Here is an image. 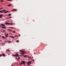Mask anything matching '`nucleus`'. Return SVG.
<instances>
[{
	"label": "nucleus",
	"mask_w": 66,
	"mask_h": 66,
	"mask_svg": "<svg viewBox=\"0 0 66 66\" xmlns=\"http://www.w3.org/2000/svg\"><path fill=\"white\" fill-rule=\"evenodd\" d=\"M19 51L20 52H22V53H20V54H24L25 52L21 50H20Z\"/></svg>",
	"instance_id": "f257e3e1"
},
{
	"label": "nucleus",
	"mask_w": 66,
	"mask_h": 66,
	"mask_svg": "<svg viewBox=\"0 0 66 66\" xmlns=\"http://www.w3.org/2000/svg\"><path fill=\"white\" fill-rule=\"evenodd\" d=\"M3 12H4L5 14H6V13H7V12H9V11H6L5 10H3L2 11Z\"/></svg>",
	"instance_id": "f03ea898"
},
{
	"label": "nucleus",
	"mask_w": 66,
	"mask_h": 66,
	"mask_svg": "<svg viewBox=\"0 0 66 66\" xmlns=\"http://www.w3.org/2000/svg\"><path fill=\"white\" fill-rule=\"evenodd\" d=\"M30 64H32V62L31 61H28V62H27V64L28 65H30Z\"/></svg>",
	"instance_id": "7ed1b4c3"
},
{
	"label": "nucleus",
	"mask_w": 66,
	"mask_h": 66,
	"mask_svg": "<svg viewBox=\"0 0 66 66\" xmlns=\"http://www.w3.org/2000/svg\"><path fill=\"white\" fill-rule=\"evenodd\" d=\"M8 34H6L5 35V37L6 38H7V37L8 36Z\"/></svg>",
	"instance_id": "20e7f679"
},
{
	"label": "nucleus",
	"mask_w": 66,
	"mask_h": 66,
	"mask_svg": "<svg viewBox=\"0 0 66 66\" xmlns=\"http://www.w3.org/2000/svg\"><path fill=\"white\" fill-rule=\"evenodd\" d=\"M17 10L16 9H13L12 10V11H16Z\"/></svg>",
	"instance_id": "39448f33"
},
{
	"label": "nucleus",
	"mask_w": 66,
	"mask_h": 66,
	"mask_svg": "<svg viewBox=\"0 0 66 66\" xmlns=\"http://www.w3.org/2000/svg\"><path fill=\"white\" fill-rule=\"evenodd\" d=\"M2 16H3V14H1L0 15V18H1L2 17Z\"/></svg>",
	"instance_id": "423d86ee"
},
{
	"label": "nucleus",
	"mask_w": 66,
	"mask_h": 66,
	"mask_svg": "<svg viewBox=\"0 0 66 66\" xmlns=\"http://www.w3.org/2000/svg\"><path fill=\"white\" fill-rule=\"evenodd\" d=\"M5 23L6 24H7L8 25H10V23Z\"/></svg>",
	"instance_id": "0eeeda50"
},
{
	"label": "nucleus",
	"mask_w": 66,
	"mask_h": 66,
	"mask_svg": "<svg viewBox=\"0 0 66 66\" xmlns=\"http://www.w3.org/2000/svg\"><path fill=\"white\" fill-rule=\"evenodd\" d=\"M2 29H5V28H6V27L5 26L2 27Z\"/></svg>",
	"instance_id": "6e6552de"
},
{
	"label": "nucleus",
	"mask_w": 66,
	"mask_h": 66,
	"mask_svg": "<svg viewBox=\"0 0 66 66\" xmlns=\"http://www.w3.org/2000/svg\"><path fill=\"white\" fill-rule=\"evenodd\" d=\"M10 37H12V38H14V36H10Z\"/></svg>",
	"instance_id": "1a4fd4ad"
},
{
	"label": "nucleus",
	"mask_w": 66,
	"mask_h": 66,
	"mask_svg": "<svg viewBox=\"0 0 66 66\" xmlns=\"http://www.w3.org/2000/svg\"><path fill=\"white\" fill-rule=\"evenodd\" d=\"M8 31H11V32H12V30L11 29H8Z\"/></svg>",
	"instance_id": "9d476101"
},
{
	"label": "nucleus",
	"mask_w": 66,
	"mask_h": 66,
	"mask_svg": "<svg viewBox=\"0 0 66 66\" xmlns=\"http://www.w3.org/2000/svg\"><path fill=\"white\" fill-rule=\"evenodd\" d=\"M12 33H16V31L13 30L12 31Z\"/></svg>",
	"instance_id": "9b49d317"
},
{
	"label": "nucleus",
	"mask_w": 66,
	"mask_h": 66,
	"mask_svg": "<svg viewBox=\"0 0 66 66\" xmlns=\"http://www.w3.org/2000/svg\"><path fill=\"white\" fill-rule=\"evenodd\" d=\"M12 56H16V55H13Z\"/></svg>",
	"instance_id": "f8f14e48"
},
{
	"label": "nucleus",
	"mask_w": 66,
	"mask_h": 66,
	"mask_svg": "<svg viewBox=\"0 0 66 66\" xmlns=\"http://www.w3.org/2000/svg\"><path fill=\"white\" fill-rule=\"evenodd\" d=\"M27 55H25L24 56V57H27Z\"/></svg>",
	"instance_id": "ddd939ff"
},
{
	"label": "nucleus",
	"mask_w": 66,
	"mask_h": 66,
	"mask_svg": "<svg viewBox=\"0 0 66 66\" xmlns=\"http://www.w3.org/2000/svg\"><path fill=\"white\" fill-rule=\"evenodd\" d=\"M1 26H5V25L3 24H1Z\"/></svg>",
	"instance_id": "4468645a"
},
{
	"label": "nucleus",
	"mask_w": 66,
	"mask_h": 66,
	"mask_svg": "<svg viewBox=\"0 0 66 66\" xmlns=\"http://www.w3.org/2000/svg\"><path fill=\"white\" fill-rule=\"evenodd\" d=\"M2 55L3 56H5V55L4 54H2Z\"/></svg>",
	"instance_id": "2eb2a0df"
},
{
	"label": "nucleus",
	"mask_w": 66,
	"mask_h": 66,
	"mask_svg": "<svg viewBox=\"0 0 66 66\" xmlns=\"http://www.w3.org/2000/svg\"><path fill=\"white\" fill-rule=\"evenodd\" d=\"M8 42L9 43H11V41H8Z\"/></svg>",
	"instance_id": "dca6fc26"
},
{
	"label": "nucleus",
	"mask_w": 66,
	"mask_h": 66,
	"mask_svg": "<svg viewBox=\"0 0 66 66\" xmlns=\"http://www.w3.org/2000/svg\"><path fill=\"white\" fill-rule=\"evenodd\" d=\"M16 56H18L19 55H18V54L16 53Z\"/></svg>",
	"instance_id": "f3484780"
},
{
	"label": "nucleus",
	"mask_w": 66,
	"mask_h": 66,
	"mask_svg": "<svg viewBox=\"0 0 66 66\" xmlns=\"http://www.w3.org/2000/svg\"><path fill=\"white\" fill-rule=\"evenodd\" d=\"M23 63V64H24V63H26V62H25V61H23L22 62Z\"/></svg>",
	"instance_id": "a211bd4d"
},
{
	"label": "nucleus",
	"mask_w": 66,
	"mask_h": 66,
	"mask_svg": "<svg viewBox=\"0 0 66 66\" xmlns=\"http://www.w3.org/2000/svg\"><path fill=\"white\" fill-rule=\"evenodd\" d=\"M10 28H11V29H13L14 28V27H10Z\"/></svg>",
	"instance_id": "6ab92c4d"
},
{
	"label": "nucleus",
	"mask_w": 66,
	"mask_h": 66,
	"mask_svg": "<svg viewBox=\"0 0 66 66\" xmlns=\"http://www.w3.org/2000/svg\"><path fill=\"white\" fill-rule=\"evenodd\" d=\"M2 38H5V37H4V36H2Z\"/></svg>",
	"instance_id": "aec40b11"
},
{
	"label": "nucleus",
	"mask_w": 66,
	"mask_h": 66,
	"mask_svg": "<svg viewBox=\"0 0 66 66\" xmlns=\"http://www.w3.org/2000/svg\"><path fill=\"white\" fill-rule=\"evenodd\" d=\"M23 64V63L22 62L21 63H20V65H22Z\"/></svg>",
	"instance_id": "412c9836"
},
{
	"label": "nucleus",
	"mask_w": 66,
	"mask_h": 66,
	"mask_svg": "<svg viewBox=\"0 0 66 66\" xmlns=\"http://www.w3.org/2000/svg\"><path fill=\"white\" fill-rule=\"evenodd\" d=\"M10 25H13V23H10Z\"/></svg>",
	"instance_id": "4be33fe9"
},
{
	"label": "nucleus",
	"mask_w": 66,
	"mask_h": 66,
	"mask_svg": "<svg viewBox=\"0 0 66 66\" xmlns=\"http://www.w3.org/2000/svg\"><path fill=\"white\" fill-rule=\"evenodd\" d=\"M0 13H3V11H0Z\"/></svg>",
	"instance_id": "5701e85b"
},
{
	"label": "nucleus",
	"mask_w": 66,
	"mask_h": 66,
	"mask_svg": "<svg viewBox=\"0 0 66 66\" xmlns=\"http://www.w3.org/2000/svg\"><path fill=\"white\" fill-rule=\"evenodd\" d=\"M7 51H8V52H9V51H10V50L9 49H7Z\"/></svg>",
	"instance_id": "b1692460"
},
{
	"label": "nucleus",
	"mask_w": 66,
	"mask_h": 66,
	"mask_svg": "<svg viewBox=\"0 0 66 66\" xmlns=\"http://www.w3.org/2000/svg\"><path fill=\"white\" fill-rule=\"evenodd\" d=\"M6 1H11L12 0H6Z\"/></svg>",
	"instance_id": "393cba45"
},
{
	"label": "nucleus",
	"mask_w": 66,
	"mask_h": 66,
	"mask_svg": "<svg viewBox=\"0 0 66 66\" xmlns=\"http://www.w3.org/2000/svg\"><path fill=\"white\" fill-rule=\"evenodd\" d=\"M17 43H19V40H16Z\"/></svg>",
	"instance_id": "a878e982"
},
{
	"label": "nucleus",
	"mask_w": 66,
	"mask_h": 66,
	"mask_svg": "<svg viewBox=\"0 0 66 66\" xmlns=\"http://www.w3.org/2000/svg\"><path fill=\"white\" fill-rule=\"evenodd\" d=\"M11 6V4H9V5H8V6Z\"/></svg>",
	"instance_id": "bb28decb"
},
{
	"label": "nucleus",
	"mask_w": 66,
	"mask_h": 66,
	"mask_svg": "<svg viewBox=\"0 0 66 66\" xmlns=\"http://www.w3.org/2000/svg\"><path fill=\"white\" fill-rule=\"evenodd\" d=\"M11 15H12V14H9V16H11Z\"/></svg>",
	"instance_id": "cd10ccee"
},
{
	"label": "nucleus",
	"mask_w": 66,
	"mask_h": 66,
	"mask_svg": "<svg viewBox=\"0 0 66 66\" xmlns=\"http://www.w3.org/2000/svg\"><path fill=\"white\" fill-rule=\"evenodd\" d=\"M2 31L3 32H5V30H3Z\"/></svg>",
	"instance_id": "c85d7f7f"
},
{
	"label": "nucleus",
	"mask_w": 66,
	"mask_h": 66,
	"mask_svg": "<svg viewBox=\"0 0 66 66\" xmlns=\"http://www.w3.org/2000/svg\"><path fill=\"white\" fill-rule=\"evenodd\" d=\"M3 0H2L1 1V2H3Z\"/></svg>",
	"instance_id": "c756f323"
},
{
	"label": "nucleus",
	"mask_w": 66,
	"mask_h": 66,
	"mask_svg": "<svg viewBox=\"0 0 66 66\" xmlns=\"http://www.w3.org/2000/svg\"><path fill=\"white\" fill-rule=\"evenodd\" d=\"M9 18H12L11 17H9Z\"/></svg>",
	"instance_id": "7c9ffc66"
},
{
	"label": "nucleus",
	"mask_w": 66,
	"mask_h": 66,
	"mask_svg": "<svg viewBox=\"0 0 66 66\" xmlns=\"http://www.w3.org/2000/svg\"><path fill=\"white\" fill-rule=\"evenodd\" d=\"M9 17H8L6 18L7 19H9Z\"/></svg>",
	"instance_id": "2f4dec72"
},
{
	"label": "nucleus",
	"mask_w": 66,
	"mask_h": 66,
	"mask_svg": "<svg viewBox=\"0 0 66 66\" xmlns=\"http://www.w3.org/2000/svg\"><path fill=\"white\" fill-rule=\"evenodd\" d=\"M0 56H2V55L1 54V55H0Z\"/></svg>",
	"instance_id": "473e14b6"
},
{
	"label": "nucleus",
	"mask_w": 66,
	"mask_h": 66,
	"mask_svg": "<svg viewBox=\"0 0 66 66\" xmlns=\"http://www.w3.org/2000/svg\"><path fill=\"white\" fill-rule=\"evenodd\" d=\"M0 9H1H1H3V7H2V8H1Z\"/></svg>",
	"instance_id": "72a5a7b5"
},
{
	"label": "nucleus",
	"mask_w": 66,
	"mask_h": 66,
	"mask_svg": "<svg viewBox=\"0 0 66 66\" xmlns=\"http://www.w3.org/2000/svg\"><path fill=\"white\" fill-rule=\"evenodd\" d=\"M20 57H19L18 58V59H20Z\"/></svg>",
	"instance_id": "f704fd0d"
},
{
	"label": "nucleus",
	"mask_w": 66,
	"mask_h": 66,
	"mask_svg": "<svg viewBox=\"0 0 66 66\" xmlns=\"http://www.w3.org/2000/svg\"><path fill=\"white\" fill-rule=\"evenodd\" d=\"M0 42H2V40H0Z\"/></svg>",
	"instance_id": "c9c22d12"
},
{
	"label": "nucleus",
	"mask_w": 66,
	"mask_h": 66,
	"mask_svg": "<svg viewBox=\"0 0 66 66\" xmlns=\"http://www.w3.org/2000/svg\"><path fill=\"white\" fill-rule=\"evenodd\" d=\"M1 26H0V28H1Z\"/></svg>",
	"instance_id": "e433bc0d"
},
{
	"label": "nucleus",
	"mask_w": 66,
	"mask_h": 66,
	"mask_svg": "<svg viewBox=\"0 0 66 66\" xmlns=\"http://www.w3.org/2000/svg\"><path fill=\"white\" fill-rule=\"evenodd\" d=\"M16 36V37H17V36Z\"/></svg>",
	"instance_id": "4c0bfd02"
},
{
	"label": "nucleus",
	"mask_w": 66,
	"mask_h": 66,
	"mask_svg": "<svg viewBox=\"0 0 66 66\" xmlns=\"http://www.w3.org/2000/svg\"><path fill=\"white\" fill-rule=\"evenodd\" d=\"M34 54H35V53H34Z\"/></svg>",
	"instance_id": "58836bf2"
},
{
	"label": "nucleus",
	"mask_w": 66,
	"mask_h": 66,
	"mask_svg": "<svg viewBox=\"0 0 66 66\" xmlns=\"http://www.w3.org/2000/svg\"><path fill=\"white\" fill-rule=\"evenodd\" d=\"M0 10H1V8H0Z\"/></svg>",
	"instance_id": "ea45409f"
},
{
	"label": "nucleus",
	"mask_w": 66,
	"mask_h": 66,
	"mask_svg": "<svg viewBox=\"0 0 66 66\" xmlns=\"http://www.w3.org/2000/svg\"><path fill=\"white\" fill-rule=\"evenodd\" d=\"M0 37H1V35H0Z\"/></svg>",
	"instance_id": "a19ab883"
},
{
	"label": "nucleus",
	"mask_w": 66,
	"mask_h": 66,
	"mask_svg": "<svg viewBox=\"0 0 66 66\" xmlns=\"http://www.w3.org/2000/svg\"><path fill=\"white\" fill-rule=\"evenodd\" d=\"M25 36H27V35H25Z\"/></svg>",
	"instance_id": "79ce46f5"
},
{
	"label": "nucleus",
	"mask_w": 66,
	"mask_h": 66,
	"mask_svg": "<svg viewBox=\"0 0 66 66\" xmlns=\"http://www.w3.org/2000/svg\"><path fill=\"white\" fill-rule=\"evenodd\" d=\"M20 56H22V55H20Z\"/></svg>",
	"instance_id": "37998d69"
},
{
	"label": "nucleus",
	"mask_w": 66,
	"mask_h": 66,
	"mask_svg": "<svg viewBox=\"0 0 66 66\" xmlns=\"http://www.w3.org/2000/svg\"><path fill=\"white\" fill-rule=\"evenodd\" d=\"M33 61H34V60H33Z\"/></svg>",
	"instance_id": "c03bdc74"
}]
</instances>
